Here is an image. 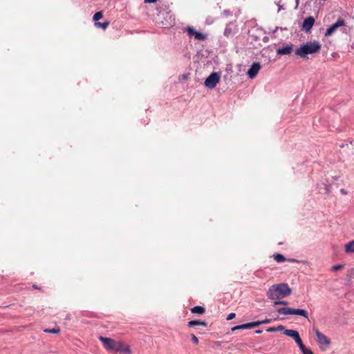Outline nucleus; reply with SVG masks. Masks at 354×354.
<instances>
[{"label": "nucleus", "mask_w": 354, "mask_h": 354, "mask_svg": "<svg viewBox=\"0 0 354 354\" xmlns=\"http://www.w3.org/2000/svg\"><path fill=\"white\" fill-rule=\"evenodd\" d=\"M100 340L104 347L109 351L120 352L121 353H131V349L129 346L121 341H115L111 338L100 336Z\"/></svg>", "instance_id": "f257e3e1"}, {"label": "nucleus", "mask_w": 354, "mask_h": 354, "mask_svg": "<svg viewBox=\"0 0 354 354\" xmlns=\"http://www.w3.org/2000/svg\"><path fill=\"white\" fill-rule=\"evenodd\" d=\"M291 292L287 283H281L271 286L267 292V297L272 300L280 299L289 296Z\"/></svg>", "instance_id": "f03ea898"}, {"label": "nucleus", "mask_w": 354, "mask_h": 354, "mask_svg": "<svg viewBox=\"0 0 354 354\" xmlns=\"http://www.w3.org/2000/svg\"><path fill=\"white\" fill-rule=\"evenodd\" d=\"M321 44L317 41H310L298 48L295 53L301 58H306L307 55L318 53L321 49Z\"/></svg>", "instance_id": "7ed1b4c3"}, {"label": "nucleus", "mask_w": 354, "mask_h": 354, "mask_svg": "<svg viewBox=\"0 0 354 354\" xmlns=\"http://www.w3.org/2000/svg\"><path fill=\"white\" fill-rule=\"evenodd\" d=\"M277 312L280 315H295L302 316L308 319V313L304 309H296L288 307H283L280 308L277 310Z\"/></svg>", "instance_id": "20e7f679"}, {"label": "nucleus", "mask_w": 354, "mask_h": 354, "mask_svg": "<svg viewBox=\"0 0 354 354\" xmlns=\"http://www.w3.org/2000/svg\"><path fill=\"white\" fill-rule=\"evenodd\" d=\"M316 340L322 351H326L330 344V340L324 334L321 333L318 329L315 330Z\"/></svg>", "instance_id": "39448f33"}, {"label": "nucleus", "mask_w": 354, "mask_h": 354, "mask_svg": "<svg viewBox=\"0 0 354 354\" xmlns=\"http://www.w3.org/2000/svg\"><path fill=\"white\" fill-rule=\"evenodd\" d=\"M283 333L295 339L297 344L299 346L300 350L304 349V344L300 337L299 333L297 330L292 329H286L284 330Z\"/></svg>", "instance_id": "423d86ee"}, {"label": "nucleus", "mask_w": 354, "mask_h": 354, "mask_svg": "<svg viewBox=\"0 0 354 354\" xmlns=\"http://www.w3.org/2000/svg\"><path fill=\"white\" fill-rule=\"evenodd\" d=\"M220 75L218 73L214 72L207 77L205 81V86L209 88H214L219 82Z\"/></svg>", "instance_id": "0eeeda50"}, {"label": "nucleus", "mask_w": 354, "mask_h": 354, "mask_svg": "<svg viewBox=\"0 0 354 354\" xmlns=\"http://www.w3.org/2000/svg\"><path fill=\"white\" fill-rule=\"evenodd\" d=\"M238 32V28L236 22L228 24L224 30V35L227 37H233Z\"/></svg>", "instance_id": "6e6552de"}, {"label": "nucleus", "mask_w": 354, "mask_h": 354, "mask_svg": "<svg viewBox=\"0 0 354 354\" xmlns=\"http://www.w3.org/2000/svg\"><path fill=\"white\" fill-rule=\"evenodd\" d=\"M345 26V21L343 19H339L335 24L330 26L326 31L325 36L328 37L333 35L336 30L342 26Z\"/></svg>", "instance_id": "1a4fd4ad"}, {"label": "nucleus", "mask_w": 354, "mask_h": 354, "mask_svg": "<svg viewBox=\"0 0 354 354\" xmlns=\"http://www.w3.org/2000/svg\"><path fill=\"white\" fill-rule=\"evenodd\" d=\"M261 66L259 62H254L248 69L247 74L251 79L254 78L260 71Z\"/></svg>", "instance_id": "9d476101"}, {"label": "nucleus", "mask_w": 354, "mask_h": 354, "mask_svg": "<svg viewBox=\"0 0 354 354\" xmlns=\"http://www.w3.org/2000/svg\"><path fill=\"white\" fill-rule=\"evenodd\" d=\"M187 32L189 36H194L195 39L199 41H203L206 39V35L197 32L193 27L189 26L187 28Z\"/></svg>", "instance_id": "9b49d317"}, {"label": "nucleus", "mask_w": 354, "mask_h": 354, "mask_svg": "<svg viewBox=\"0 0 354 354\" xmlns=\"http://www.w3.org/2000/svg\"><path fill=\"white\" fill-rule=\"evenodd\" d=\"M315 24V19L313 17H308L304 20L302 28L306 32H309Z\"/></svg>", "instance_id": "f8f14e48"}, {"label": "nucleus", "mask_w": 354, "mask_h": 354, "mask_svg": "<svg viewBox=\"0 0 354 354\" xmlns=\"http://www.w3.org/2000/svg\"><path fill=\"white\" fill-rule=\"evenodd\" d=\"M292 44H287L277 50V55H290L292 51Z\"/></svg>", "instance_id": "ddd939ff"}, {"label": "nucleus", "mask_w": 354, "mask_h": 354, "mask_svg": "<svg viewBox=\"0 0 354 354\" xmlns=\"http://www.w3.org/2000/svg\"><path fill=\"white\" fill-rule=\"evenodd\" d=\"M187 326L189 327H194L196 326H202L203 327H207V323L205 321H201V320H192V321L188 322Z\"/></svg>", "instance_id": "4468645a"}, {"label": "nucleus", "mask_w": 354, "mask_h": 354, "mask_svg": "<svg viewBox=\"0 0 354 354\" xmlns=\"http://www.w3.org/2000/svg\"><path fill=\"white\" fill-rule=\"evenodd\" d=\"M190 311L193 314L203 315L205 313V308L201 306H197L192 308Z\"/></svg>", "instance_id": "2eb2a0df"}, {"label": "nucleus", "mask_w": 354, "mask_h": 354, "mask_svg": "<svg viewBox=\"0 0 354 354\" xmlns=\"http://www.w3.org/2000/svg\"><path fill=\"white\" fill-rule=\"evenodd\" d=\"M254 324H252V322L241 324V325H238V326H236L232 328V330L234 331L236 330H240V329H250V328H254Z\"/></svg>", "instance_id": "dca6fc26"}, {"label": "nucleus", "mask_w": 354, "mask_h": 354, "mask_svg": "<svg viewBox=\"0 0 354 354\" xmlns=\"http://www.w3.org/2000/svg\"><path fill=\"white\" fill-rule=\"evenodd\" d=\"M345 252L347 253L354 252V240L345 245Z\"/></svg>", "instance_id": "f3484780"}, {"label": "nucleus", "mask_w": 354, "mask_h": 354, "mask_svg": "<svg viewBox=\"0 0 354 354\" xmlns=\"http://www.w3.org/2000/svg\"><path fill=\"white\" fill-rule=\"evenodd\" d=\"M272 257L278 263H282L286 261V257L283 255L279 253L274 254L272 255Z\"/></svg>", "instance_id": "a211bd4d"}, {"label": "nucleus", "mask_w": 354, "mask_h": 354, "mask_svg": "<svg viewBox=\"0 0 354 354\" xmlns=\"http://www.w3.org/2000/svg\"><path fill=\"white\" fill-rule=\"evenodd\" d=\"M44 331L47 333L59 334L60 328L59 327H55L52 329L46 328L44 330Z\"/></svg>", "instance_id": "6ab92c4d"}, {"label": "nucleus", "mask_w": 354, "mask_h": 354, "mask_svg": "<svg viewBox=\"0 0 354 354\" xmlns=\"http://www.w3.org/2000/svg\"><path fill=\"white\" fill-rule=\"evenodd\" d=\"M109 25V21H105L103 23L101 22H95V26L97 27L102 28L103 30H105Z\"/></svg>", "instance_id": "aec40b11"}, {"label": "nucleus", "mask_w": 354, "mask_h": 354, "mask_svg": "<svg viewBox=\"0 0 354 354\" xmlns=\"http://www.w3.org/2000/svg\"><path fill=\"white\" fill-rule=\"evenodd\" d=\"M102 17H103L102 12L100 11V12H97L96 13H95L93 19L95 22H98L97 21H99L100 19H102Z\"/></svg>", "instance_id": "412c9836"}, {"label": "nucleus", "mask_w": 354, "mask_h": 354, "mask_svg": "<svg viewBox=\"0 0 354 354\" xmlns=\"http://www.w3.org/2000/svg\"><path fill=\"white\" fill-rule=\"evenodd\" d=\"M270 319H266L264 320H262V321H258V322H252V324H255L254 325V327H256V326H258L261 324H268V323H270Z\"/></svg>", "instance_id": "4be33fe9"}, {"label": "nucleus", "mask_w": 354, "mask_h": 354, "mask_svg": "<svg viewBox=\"0 0 354 354\" xmlns=\"http://www.w3.org/2000/svg\"><path fill=\"white\" fill-rule=\"evenodd\" d=\"M283 328V326H279L277 328L270 327L267 329L268 332H276Z\"/></svg>", "instance_id": "5701e85b"}, {"label": "nucleus", "mask_w": 354, "mask_h": 354, "mask_svg": "<svg viewBox=\"0 0 354 354\" xmlns=\"http://www.w3.org/2000/svg\"><path fill=\"white\" fill-rule=\"evenodd\" d=\"M343 268H344V265H342V264L335 265L331 267V270L335 272V271L341 270Z\"/></svg>", "instance_id": "b1692460"}, {"label": "nucleus", "mask_w": 354, "mask_h": 354, "mask_svg": "<svg viewBox=\"0 0 354 354\" xmlns=\"http://www.w3.org/2000/svg\"><path fill=\"white\" fill-rule=\"evenodd\" d=\"M273 305L275 306H277V305H288V302L286 301H283V300H279V301H275L273 304Z\"/></svg>", "instance_id": "393cba45"}, {"label": "nucleus", "mask_w": 354, "mask_h": 354, "mask_svg": "<svg viewBox=\"0 0 354 354\" xmlns=\"http://www.w3.org/2000/svg\"><path fill=\"white\" fill-rule=\"evenodd\" d=\"M301 351L303 354H314L310 349L306 348L305 346H304V349Z\"/></svg>", "instance_id": "a878e982"}, {"label": "nucleus", "mask_w": 354, "mask_h": 354, "mask_svg": "<svg viewBox=\"0 0 354 354\" xmlns=\"http://www.w3.org/2000/svg\"><path fill=\"white\" fill-rule=\"evenodd\" d=\"M190 336L192 342L197 345L199 342L198 337L194 334H191Z\"/></svg>", "instance_id": "bb28decb"}, {"label": "nucleus", "mask_w": 354, "mask_h": 354, "mask_svg": "<svg viewBox=\"0 0 354 354\" xmlns=\"http://www.w3.org/2000/svg\"><path fill=\"white\" fill-rule=\"evenodd\" d=\"M235 313H232L229 314V315L227 317V320H231L235 317Z\"/></svg>", "instance_id": "cd10ccee"}, {"label": "nucleus", "mask_w": 354, "mask_h": 354, "mask_svg": "<svg viewBox=\"0 0 354 354\" xmlns=\"http://www.w3.org/2000/svg\"><path fill=\"white\" fill-rule=\"evenodd\" d=\"M157 0H145V2L146 3H155Z\"/></svg>", "instance_id": "c85d7f7f"}, {"label": "nucleus", "mask_w": 354, "mask_h": 354, "mask_svg": "<svg viewBox=\"0 0 354 354\" xmlns=\"http://www.w3.org/2000/svg\"><path fill=\"white\" fill-rule=\"evenodd\" d=\"M32 288H33L34 289H38V290H40V288H39L37 285H35V284L32 285Z\"/></svg>", "instance_id": "c756f323"}, {"label": "nucleus", "mask_w": 354, "mask_h": 354, "mask_svg": "<svg viewBox=\"0 0 354 354\" xmlns=\"http://www.w3.org/2000/svg\"><path fill=\"white\" fill-rule=\"evenodd\" d=\"M340 192L343 194H346V192L344 189H342L340 190Z\"/></svg>", "instance_id": "7c9ffc66"}, {"label": "nucleus", "mask_w": 354, "mask_h": 354, "mask_svg": "<svg viewBox=\"0 0 354 354\" xmlns=\"http://www.w3.org/2000/svg\"><path fill=\"white\" fill-rule=\"evenodd\" d=\"M261 332H262V330H258L256 331L257 333H261Z\"/></svg>", "instance_id": "2f4dec72"}, {"label": "nucleus", "mask_w": 354, "mask_h": 354, "mask_svg": "<svg viewBox=\"0 0 354 354\" xmlns=\"http://www.w3.org/2000/svg\"><path fill=\"white\" fill-rule=\"evenodd\" d=\"M289 261H295V259H290Z\"/></svg>", "instance_id": "473e14b6"}]
</instances>
